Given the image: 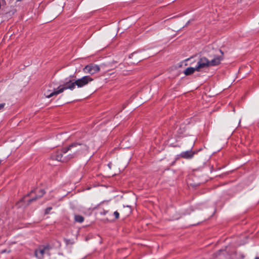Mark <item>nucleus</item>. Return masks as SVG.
I'll return each instance as SVG.
<instances>
[{
    "instance_id": "3",
    "label": "nucleus",
    "mask_w": 259,
    "mask_h": 259,
    "mask_svg": "<svg viewBox=\"0 0 259 259\" xmlns=\"http://www.w3.org/2000/svg\"><path fill=\"white\" fill-rule=\"evenodd\" d=\"M208 57L210 59L209 61L211 66H217L220 65L224 59V53L220 49H213L209 53Z\"/></svg>"
},
{
    "instance_id": "18",
    "label": "nucleus",
    "mask_w": 259,
    "mask_h": 259,
    "mask_svg": "<svg viewBox=\"0 0 259 259\" xmlns=\"http://www.w3.org/2000/svg\"><path fill=\"white\" fill-rule=\"evenodd\" d=\"M35 192H36V190L35 189H34L33 190H31L30 191V192L29 194H27V196H29L30 194L33 193H35Z\"/></svg>"
},
{
    "instance_id": "7",
    "label": "nucleus",
    "mask_w": 259,
    "mask_h": 259,
    "mask_svg": "<svg viewBox=\"0 0 259 259\" xmlns=\"http://www.w3.org/2000/svg\"><path fill=\"white\" fill-rule=\"evenodd\" d=\"M50 249L51 247L49 245L39 246L35 249L34 252L35 255L37 258L41 259L43 258L45 253L49 252Z\"/></svg>"
},
{
    "instance_id": "16",
    "label": "nucleus",
    "mask_w": 259,
    "mask_h": 259,
    "mask_svg": "<svg viewBox=\"0 0 259 259\" xmlns=\"http://www.w3.org/2000/svg\"><path fill=\"white\" fill-rule=\"evenodd\" d=\"M52 209V207H47L46 209H45V213L46 214H47L48 213H49L50 211Z\"/></svg>"
},
{
    "instance_id": "20",
    "label": "nucleus",
    "mask_w": 259,
    "mask_h": 259,
    "mask_svg": "<svg viewBox=\"0 0 259 259\" xmlns=\"http://www.w3.org/2000/svg\"><path fill=\"white\" fill-rule=\"evenodd\" d=\"M1 162H2V160H0V164H1Z\"/></svg>"
},
{
    "instance_id": "15",
    "label": "nucleus",
    "mask_w": 259,
    "mask_h": 259,
    "mask_svg": "<svg viewBox=\"0 0 259 259\" xmlns=\"http://www.w3.org/2000/svg\"><path fill=\"white\" fill-rule=\"evenodd\" d=\"M100 213L101 214V215H106L107 214H109V211L108 210H101L100 212Z\"/></svg>"
},
{
    "instance_id": "13",
    "label": "nucleus",
    "mask_w": 259,
    "mask_h": 259,
    "mask_svg": "<svg viewBox=\"0 0 259 259\" xmlns=\"http://www.w3.org/2000/svg\"><path fill=\"white\" fill-rule=\"evenodd\" d=\"M74 220L75 222L81 223L84 221V217L79 214H75Z\"/></svg>"
},
{
    "instance_id": "12",
    "label": "nucleus",
    "mask_w": 259,
    "mask_h": 259,
    "mask_svg": "<svg viewBox=\"0 0 259 259\" xmlns=\"http://www.w3.org/2000/svg\"><path fill=\"white\" fill-rule=\"evenodd\" d=\"M195 71H196L195 67H188L184 71V74L186 75H189L193 74Z\"/></svg>"
},
{
    "instance_id": "9",
    "label": "nucleus",
    "mask_w": 259,
    "mask_h": 259,
    "mask_svg": "<svg viewBox=\"0 0 259 259\" xmlns=\"http://www.w3.org/2000/svg\"><path fill=\"white\" fill-rule=\"evenodd\" d=\"M120 211L123 218H125L132 213V208L129 206H123Z\"/></svg>"
},
{
    "instance_id": "8",
    "label": "nucleus",
    "mask_w": 259,
    "mask_h": 259,
    "mask_svg": "<svg viewBox=\"0 0 259 259\" xmlns=\"http://www.w3.org/2000/svg\"><path fill=\"white\" fill-rule=\"evenodd\" d=\"M100 69V67L98 65L94 64H90L86 65L83 68V71L85 73L93 75L98 72Z\"/></svg>"
},
{
    "instance_id": "14",
    "label": "nucleus",
    "mask_w": 259,
    "mask_h": 259,
    "mask_svg": "<svg viewBox=\"0 0 259 259\" xmlns=\"http://www.w3.org/2000/svg\"><path fill=\"white\" fill-rule=\"evenodd\" d=\"M113 215L115 219H117L119 217V213L117 211H115L113 213Z\"/></svg>"
},
{
    "instance_id": "1",
    "label": "nucleus",
    "mask_w": 259,
    "mask_h": 259,
    "mask_svg": "<svg viewBox=\"0 0 259 259\" xmlns=\"http://www.w3.org/2000/svg\"><path fill=\"white\" fill-rule=\"evenodd\" d=\"M66 148L69 152V156L72 159L88 152L89 147L85 143L74 142L66 147Z\"/></svg>"
},
{
    "instance_id": "11",
    "label": "nucleus",
    "mask_w": 259,
    "mask_h": 259,
    "mask_svg": "<svg viewBox=\"0 0 259 259\" xmlns=\"http://www.w3.org/2000/svg\"><path fill=\"white\" fill-rule=\"evenodd\" d=\"M38 192H39V194L38 195H37L36 196L29 199L28 201V204H30L32 202L35 201L38 198L41 197L45 194V191L44 189L39 190Z\"/></svg>"
},
{
    "instance_id": "21",
    "label": "nucleus",
    "mask_w": 259,
    "mask_h": 259,
    "mask_svg": "<svg viewBox=\"0 0 259 259\" xmlns=\"http://www.w3.org/2000/svg\"><path fill=\"white\" fill-rule=\"evenodd\" d=\"M111 215V214H109V217H110Z\"/></svg>"
},
{
    "instance_id": "10",
    "label": "nucleus",
    "mask_w": 259,
    "mask_h": 259,
    "mask_svg": "<svg viewBox=\"0 0 259 259\" xmlns=\"http://www.w3.org/2000/svg\"><path fill=\"white\" fill-rule=\"evenodd\" d=\"M194 153H195L191 150H188L181 152L180 156L181 157L186 159H190L193 157Z\"/></svg>"
},
{
    "instance_id": "2",
    "label": "nucleus",
    "mask_w": 259,
    "mask_h": 259,
    "mask_svg": "<svg viewBox=\"0 0 259 259\" xmlns=\"http://www.w3.org/2000/svg\"><path fill=\"white\" fill-rule=\"evenodd\" d=\"M71 77H74V76H70V77L65 78L63 85H60L58 88V90L54 91L50 94L45 93V95L46 96V97L50 98L54 96H56L63 92L65 90L69 89L71 91L73 90L76 85L75 83V79H71Z\"/></svg>"
},
{
    "instance_id": "22",
    "label": "nucleus",
    "mask_w": 259,
    "mask_h": 259,
    "mask_svg": "<svg viewBox=\"0 0 259 259\" xmlns=\"http://www.w3.org/2000/svg\"><path fill=\"white\" fill-rule=\"evenodd\" d=\"M255 259H259V257H256Z\"/></svg>"
},
{
    "instance_id": "6",
    "label": "nucleus",
    "mask_w": 259,
    "mask_h": 259,
    "mask_svg": "<svg viewBox=\"0 0 259 259\" xmlns=\"http://www.w3.org/2000/svg\"><path fill=\"white\" fill-rule=\"evenodd\" d=\"M94 79L90 75H85L80 78L75 79V83L77 88H81L88 85Z\"/></svg>"
},
{
    "instance_id": "4",
    "label": "nucleus",
    "mask_w": 259,
    "mask_h": 259,
    "mask_svg": "<svg viewBox=\"0 0 259 259\" xmlns=\"http://www.w3.org/2000/svg\"><path fill=\"white\" fill-rule=\"evenodd\" d=\"M68 151L66 147H64L61 150H57L51 155V158L53 160H56L62 162H67L71 160L69 154H67Z\"/></svg>"
},
{
    "instance_id": "23",
    "label": "nucleus",
    "mask_w": 259,
    "mask_h": 259,
    "mask_svg": "<svg viewBox=\"0 0 259 259\" xmlns=\"http://www.w3.org/2000/svg\"><path fill=\"white\" fill-rule=\"evenodd\" d=\"M22 0H17V1H21Z\"/></svg>"
},
{
    "instance_id": "17",
    "label": "nucleus",
    "mask_w": 259,
    "mask_h": 259,
    "mask_svg": "<svg viewBox=\"0 0 259 259\" xmlns=\"http://www.w3.org/2000/svg\"><path fill=\"white\" fill-rule=\"evenodd\" d=\"M6 104L5 103L0 104V110L3 109L5 106Z\"/></svg>"
},
{
    "instance_id": "5",
    "label": "nucleus",
    "mask_w": 259,
    "mask_h": 259,
    "mask_svg": "<svg viewBox=\"0 0 259 259\" xmlns=\"http://www.w3.org/2000/svg\"><path fill=\"white\" fill-rule=\"evenodd\" d=\"M211 66L209 60L205 57H200L197 63L195 69L197 71H200L202 69L208 68Z\"/></svg>"
},
{
    "instance_id": "19",
    "label": "nucleus",
    "mask_w": 259,
    "mask_h": 259,
    "mask_svg": "<svg viewBox=\"0 0 259 259\" xmlns=\"http://www.w3.org/2000/svg\"><path fill=\"white\" fill-rule=\"evenodd\" d=\"M107 220H112L111 219H110V218H107Z\"/></svg>"
}]
</instances>
